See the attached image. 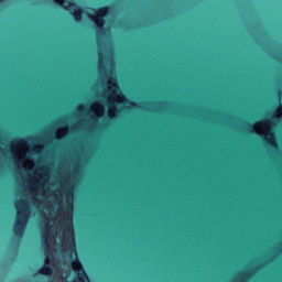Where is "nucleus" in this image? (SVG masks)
Instances as JSON below:
<instances>
[{
	"instance_id": "obj_14",
	"label": "nucleus",
	"mask_w": 282,
	"mask_h": 282,
	"mask_svg": "<svg viewBox=\"0 0 282 282\" xmlns=\"http://www.w3.org/2000/svg\"><path fill=\"white\" fill-rule=\"evenodd\" d=\"M126 107H131V106H126Z\"/></svg>"
},
{
	"instance_id": "obj_13",
	"label": "nucleus",
	"mask_w": 282,
	"mask_h": 282,
	"mask_svg": "<svg viewBox=\"0 0 282 282\" xmlns=\"http://www.w3.org/2000/svg\"><path fill=\"white\" fill-rule=\"evenodd\" d=\"M86 109H87V106H85V105H80L78 107V111H85Z\"/></svg>"
},
{
	"instance_id": "obj_8",
	"label": "nucleus",
	"mask_w": 282,
	"mask_h": 282,
	"mask_svg": "<svg viewBox=\"0 0 282 282\" xmlns=\"http://www.w3.org/2000/svg\"><path fill=\"white\" fill-rule=\"evenodd\" d=\"M73 270L76 273L77 278L73 282H89V278L87 273H85V269H83V264L79 260H74L72 262Z\"/></svg>"
},
{
	"instance_id": "obj_7",
	"label": "nucleus",
	"mask_w": 282,
	"mask_h": 282,
	"mask_svg": "<svg viewBox=\"0 0 282 282\" xmlns=\"http://www.w3.org/2000/svg\"><path fill=\"white\" fill-rule=\"evenodd\" d=\"M55 3H58V6H62L65 8V10H68L73 17H75V20L80 21L83 19V10L80 8L76 7V4L70 3L67 0H54Z\"/></svg>"
},
{
	"instance_id": "obj_1",
	"label": "nucleus",
	"mask_w": 282,
	"mask_h": 282,
	"mask_svg": "<svg viewBox=\"0 0 282 282\" xmlns=\"http://www.w3.org/2000/svg\"><path fill=\"white\" fill-rule=\"evenodd\" d=\"M108 93H109V109H108V116L109 118H116L118 110L116 109L115 102L121 104V105H129V100L124 95H122V91H120V88L118 87V82L116 79H110L108 82Z\"/></svg>"
},
{
	"instance_id": "obj_12",
	"label": "nucleus",
	"mask_w": 282,
	"mask_h": 282,
	"mask_svg": "<svg viewBox=\"0 0 282 282\" xmlns=\"http://www.w3.org/2000/svg\"><path fill=\"white\" fill-rule=\"evenodd\" d=\"M282 117V105L278 108V110L274 112V118H281Z\"/></svg>"
},
{
	"instance_id": "obj_11",
	"label": "nucleus",
	"mask_w": 282,
	"mask_h": 282,
	"mask_svg": "<svg viewBox=\"0 0 282 282\" xmlns=\"http://www.w3.org/2000/svg\"><path fill=\"white\" fill-rule=\"evenodd\" d=\"M67 135V128H62L56 132L57 140H61V138H65Z\"/></svg>"
},
{
	"instance_id": "obj_5",
	"label": "nucleus",
	"mask_w": 282,
	"mask_h": 282,
	"mask_svg": "<svg viewBox=\"0 0 282 282\" xmlns=\"http://www.w3.org/2000/svg\"><path fill=\"white\" fill-rule=\"evenodd\" d=\"M54 230L53 226L47 225L46 231L43 232L42 239L44 241V246L46 247L45 253V265L40 270V274H46V276H50L52 274V268L47 267L52 263V258L54 257V253H50V239H52V232Z\"/></svg>"
},
{
	"instance_id": "obj_9",
	"label": "nucleus",
	"mask_w": 282,
	"mask_h": 282,
	"mask_svg": "<svg viewBox=\"0 0 282 282\" xmlns=\"http://www.w3.org/2000/svg\"><path fill=\"white\" fill-rule=\"evenodd\" d=\"M65 241H68L73 249L76 248V240L74 238V227L72 225L68 227V229L64 234V237L62 238V243H65Z\"/></svg>"
},
{
	"instance_id": "obj_4",
	"label": "nucleus",
	"mask_w": 282,
	"mask_h": 282,
	"mask_svg": "<svg viewBox=\"0 0 282 282\" xmlns=\"http://www.w3.org/2000/svg\"><path fill=\"white\" fill-rule=\"evenodd\" d=\"M253 133L263 135L264 140L272 147H276V139H274V132H272V121L263 120L253 124Z\"/></svg>"
},
{
	"instance_id": "obj_3",
	"label": "nucleus",
	"mask_w": 282,
	"mask_h": 282,
	"mask_svg": "<svg viewBox=\"0 0 282 282\" xmlns=\"http://www.w3.org/2000/svg\"><path fill=\"white\" fill-rule=\"evenodd\" d=\"M18 216L14 225V232L18 237L23 235V230H25V226L28 224V218L30 217V204L28 200H19L15 205Z\"/></svg>"
},
{
	"instance_id": "obj_2",
	"label": "nucleus",
	"mask_w": 282,
	"mask_h": 282,
	"mask_svg": "<svg viewBox=\"0 0 282 282\" xmlns=\"http://www.w3.org/2000/svg\"><path fill=\"white\" fill-rule=\"evenodd\" d=\"M30 151V147H28V141L24 139L12 141L11 143V152L13 153L18 164H21L23 169H32L34 163H28V152Z\"/></svg>"
},
{
	"instance_id": "obj_6",
	"label": "nucleus",
	"mask_w": 282,
	"mask_h": 282,
	"mask_svg": "<svg viewBox=\"0 0 282 282\" xmlns=\"http://www.w3.org/2000/svg\"><path fill=\"white\" fill-rule=\"evenodd\" d=\"M94 13L87 12V15L95 22L97 28H104L105 25V17L109 14V8L105 7L99 9L98 11L93 10Z\"/></svg>"
},
{
	"instance_id": "obj_10",
	"label": "nucleus",
	"mask_w": 282,
	"mask_h": 282,
	"mask_svg": "<svg viewBox=\"0 0 282 282\" xmlns=\"http://www.w3.org/2000/svg\"><path fill=\"white\" fill-rule=\"evenodd\" d=\"M89 113H93L95 118H102L105 116V106L100 102H95L90 106Z\"/></svg>"
}]
</instances>
